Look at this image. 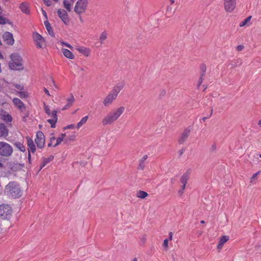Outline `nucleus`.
Returning <instances> with one entry per match:
<instances>
[{
  "mask_svg": "<svg viewBox=\"0 0 261 261\" xmlns=\"http://www.w3.org/2000/svg\"><path fill=\"white\" fill-rule=\"evenodd\" d=\"M212 114H213V109H211V114H210L209 117H210L212 115Z\"/></svg>",
  "mask_w": 261,
  "mask_h": 261,
  "instance_id": "nucleus-56",
  "label": "nucleus"
},
{
  "mask_svg": "<svg viewBox=\"0 0 261 261\" xmlns=\"http://www.w3.org/2000/svg\"><path fill=\"white\" fill-rule=\"evenodd\" d=\"M244 48V46L243 45H238L237 46V50L238 51H240L241 50H242Z\"/></svg>",
  "mask_w": 261,
  "mask_h": 261,
  "instance_id": "nucleus-46",
  "label": "nucleus"
},
{
  "mask_svg": "<svg viewBox=\"0 0 261 261\" xmlns=\"http://www.w3.org/2000/svg\"><path fill=\"white\" fill-rule=\"evenodd\" d=\"M58 16L61 18L62 21L65 24H68L69 22V18L68 17V14L67 12L62 9H59L57 11Z\"/></svg>",
  "mask_w": 261,
  "mask_h": 261,
  "instance_id": "nucleus-13",
  "label": "nucleus"
},
{
  "mask_svg": "<svg viewBox=\"0 0 261 261\" xmlns=\"http://www.w3.org/2000/svg\"><path fill=\"white\" fill-rule=\"evenodd\" d=\"M259 157L261 158V154H259Z\"/></svg>",
  "mask_w": 261,
  "mask_h": 261,
  "instance_id": "nucleus-61",
  "label": "nucleus"
},
{
  "mask_svg": "<svg viewBox=\"0 0 261 261\" xmlns=\"http://www.w3.org/2000/svg\"><path fill=\"white\" fill-rule=\"evenodd\" d=\"M229 237L226 236H222L219 241L218 244L217 245V249L218 251L220 252L221 250L222 249L224 244L228 241Z\"/></svg>",
  "mask_w": 261,
  "mask_h": 261,
  "instance_id": "nucleus-19",
  "label": "nucleus"
},
{
  "mask_svg": "<svg viewBox=\"0 0 261 261\" xmlns=\"http://www.w3.org/2000/svg\"><path fill=\"white\" fill-rule=\"evenodd\" d=\"M172 14V8L170 6H168L166 10V15H169V17Z\"/></svg>",
  "mask_w": 261,
  "mask_h": 261,
  "instance_id": "nucleus-37",
  "label": "nucleus"
},
{
  "mask_svg": "<svg viewBox=\"0 0 261 261\" xmlns=\"http://www.w3.org/2000/svg\"><path fill=\"white\" fill-rule=\"evenodd\" d=\"M54 156L53 155H50L47 158H42L41 159L42 160V164L40 166V169H42L46 165L49 163L54 159Z\"/></svg>",
  "mask_w": 261,
  "mask_h": 261,
  "instance_id": "nucleus-23",
  "label": "nucleus"
},
{
  "mask_svg": "<svg viewBox=\"0 0 261 261\" xmlns=\"http://www.w3.org/2000/svg\"><path fill=\"white\" fill-rule=\"evenodd\" d=\"M148 195V193L146 192H145L144 191L139 190L137 192V197L138 198H141V199H144L146 197H147Z\"/></svg>",
  "mask_w": 261,
  "mask_h": 261,
  "instance_id": "nucleus-32",
  "label": "nucleus"
},
{
  "mask_svg": "<svg viewBox=\"0 0 261 261\" xmlns=\"http://www.w3.org/2000/svg\"><path fill=\"white\" fill-rule=\"evenodd\" d=\"M51 82H52L53 84L55 85V82L54 81L52 80Z\"/></svg>",
  "mask_w": 261,
  "mask_h": 261,
  "instance_id": "nucleus-58",
  "label": "nucleus"
},
{
  "mask_svg": "<svg viewBox=\"0 0 261 261\" xmlns=\"http://www.w3.org/2000/svg\"><path fill=\"white\" fill-rule=\"evenodd\" d=\"M75 139V136L74 135L69 136L67 138L65 139V141L67 142L68 141H73Z\"/></svg>",
  "mask_w": 261,
  "mask_h": 261,
  "instance_id": "nucleus-38",
  "label": "nucleus"
},
{
  "mask_svg": "<svg viewBox=\"0 0 261 261\" xmlns=\"http://www.w3.org/2000/svg\"><path fill=\"white\" fill-rule=\"evenodd\" d=\"M19 8L21 11L26 14H29L30 13L29 5L27 2H23L19 5Z\"/></svg>",
  "mask_w": 261,
  "mask_h": 261,
  "instance_id": "nucleus-22",
  "label": "nucleus"
},
{
  "mask_svg": "<svg viewBox=\"0 0 261 261\" xmlns=\"http://www.w3.org/2000/svg\"><path fill=\"white\" fill-rule=\"evenodd\" d=\"M4 41L6 44L8 45H13L14 43V39L12 33L9 32H6L4 33L3 36Z\"/></svg>",
  "mask_w": 261,
  "mask_h": 261,
  "instance_id": "nucleus-16",
  "label": "nucleus"
},
{
  "mask_svg": "<svg viewBox=\"0 0 261 261\" xmlns=\"http://www.w3.org/2000/svg\"><path fill=\"white\" fill-rule=\"evenodd\" d=\"M74 0H64L63 1V5L64 8L70 12L71 10V7L74 3Z\"/></svg>",
  "mask_w": 261,
  "mask_h": 261,
  "instance_id": "nucleus-25",
  "label": "nucleus"
},
{
  "mask_svg": "<svg viewBox=\"0 0 261 261\" xmlns=\"http://www.w3.org/2000/svg\"><path fill=\"white\" fill-rule=\"evenodd\" d=\"M4 193L9 197L17 198L21 196L22 190L17 182L10 181L6 186Z\"/></svg>",
  "mask_w": 261,
  "mask_h": 261,
  "instance_id": "nucleus-2",
  "label": "nucleus"
},
{
  "mask_svg": "<svg viewBox=\"0 0 261 261\" xmlns=\"http://www.w3.org/2000/svg\"><path fill=\"white\" fill-rule=\"evenodd\" d=\"M0 119L6 122H10L13 119L11 115L2 109H0Z\"/></svg>",
  "mask_w": 261,
  "mask_h": 261,
  "instance_id": "nucleus-15",
  "label": "nucleus"
},
{
  "mask_svg": "<svg viewBox=\"0 0 261 261\" xmlns=\"http://www.w3.org/2000/svg\"><path fill=\"white\" fill-rule=\"evenodd\" d=\"M10 60L9 62V67L12 70H22L24 68L23 60L17 53H13L10 56Z\"/></svg>",
  "mask_w": 261,
  "mask_h": 261,
  "instance_id": "nucleus-3",
  "label": "nucleus"
},
{
  "mask_svg": "<svg viewBox=\"0 0 261 261\" xmlns=\"http://www.w3.org/2000/svg\"><path fill=\"white\" fill-rule=\"evenodd\" d=\"M123 84H118L114 86L110 93L104 98L103 105L108 107L112 104L113 101L117 98L118 93L123 89Z\"/></svg>",
  "mask_w": 261,
  "mask_h": 261,
  "instance_id": "nucleus-4",
  "label": "nucleus"
},
{
  "mask_svg": "<svg viewBox=\"0 0 261 261\" xmlns=\"http://www.w3.org/2000/svg\"><path fill=\"white\" fill-rule=\"evenodd\" d=\"M66 100L67 103L62 109V110H65L70 108L74 102L75 99L73 95L71 94L70 97L67 98Z\"/></svg>",
  "mask_w": 261,
  "mask_h": 261,
  "instance_id": "nucleus-20",
  "label": "nucleus"
},
{
  "mask_svg": "<svg viewBox=\"0 0 261 261\" xmlns=\"http://www.w3.org/2000/svg\"><path fill=\"white\" fill-rule=\"evenodd\" d=\"M8 135V129L5 125L0 123V137H7Z\"/></svg>",
  "mask_w": 261,
  "mask_h": 261,
  "instance_id": "nucleus-24",
  "label": "nucleus"
},
{
  "mask_svg": "<svg viewBox=\"0 0 261 261\" xmlns=\"http://www.w3.org/2000/svg\"><path fill=\"white\" fill-rule=\"evenodd\" d=\"M19 149H20V150L21 151H25L24 147L23 145H21V146L19 147Z\"/></svg>",
  "mask_w": 261,
  "mask_h": 261,
  "instance_id": "nucleus-52",
  "label": "nucleus"
},
{
  "mask_svg": "<svg viewBox=\"0 0 261 261\" xmlns=\"http://www.w3.org/2000/svg\"><path fill=\"white\" fill-rule=\"evenodd\" d=\"M66 136V134H61L60 136L56 139V142L54 144L53 147H56L58 145L60 144L61 142L64 140Z\"/></svg>",
  "mask_w": 261,
  "mask_h": 261,
  "instance_id": "nucleus-29",
  "label": "nucleus"
},
{
  "mask_svg": "<svg viewBox=\"0 0 261 261\" xmlns=\"http://www.w3.org/2000/svg\"><path fill=\"white\" fill-rule=\"evenodd\" d=\"M259 173H260V171H258L252 175V176L250 179L251 182H252L253 181V179L257 177V175H258L259 174Z\"/></svg>",
  "mask_w": 261,
  "mask_h": 261,
  "instance_id": "nucleus-43",
  "label": "nucleus"
},
{
  "mask_svg": "<svg viewBox=\"0 0 261 261\" xmlns=\"http://www.w3.org/2000/svg\"><path fill=\"white\" fill-rule=\"evenodd\" d=\"M224 9L226 12L231 13L233 12L237 5L236 0H223Z\"/></svg>",
  "mask_w": 261,
  "mask_h": 261,
  "instance_id": "nucleus-9",
  "label": "nucleus"
},
{
  "mask_svg": "<svg viewBox=\"0 0 261 261\" xmlns=\"http://www.w3.org/2000/svg\"><path fill=\"white\" fill-rule=\"evenodd\" d=\"M108 36V34L106 31L102 32L99 36V40L101 44H103L104 41L107 39Z\"/></svg>",
  "mask_w": 261,
  "mask_h": 261,
  "instance_id": "nucleus-33",
  "label": "nucleus"
},
{
  "mask_svg": "<svg viewBox=\"0 0 261 261\" xmlns=\"http://www.w3.org/2000/svg\"><path fill=\"white\" fill-rule=\"evenodd\" d=\"M2 166V164L0 163V167Z\"/></svg>",
  "mask_w": 261,
  "mask_h": 261,
  "instance_id": "nucleus-59",
  "label": "nucleus"
},
{
  "mask_svg": "<svg viewBox=\"0 0 261 261\" xmlns=\"http://www.w3.org/2000/svg\"><path fill=\"white\" fill-rule=\"evenodd\" d=\"M76 49L85 57H88L91 53L90 49L85 47H78Z\"/></svg>",
  "mask_w": 261,
  "mask_h": 261,
  "instance_id": "nucleus-21",
  "label": "nucleus"
},
{
  "mask_svg": "<svg viewBox=\"0 0 261 261\" xmlns=\"http://www.w3.org/2000/svg\"><path fill=\"white\" fill-rule=\"evenodd\" d=\"M56 139L54 137V134H51L49 139V142L48 143V147L53 146L54 144L56 142Z\"/></svg>",
  "mask_w": 261,
  "mask_h": 261,
  "instance_id": "nucleus-34",
  "label": "nucleus"
},
{
  "mask_svg": "<svg viewBox=\"0 0 261 261\" xmlns=\"http://www.w3.org/2000/svg\"><path fill=\"white\" fill-rule=\"evenodd\" d=\"M200 223H202V224H203V223H204V221H203V220H201V221H200Z\"/></svg>",
  "mask_w": 261,
  "mask_h": 261,
  "instance_id": "nucleus-57",
  "label": "nucleus"
},
{
  "mask_svg": "<svg viewBox=\"0 0 261 261\" xmlns=\"http://www.w3.org/2000/svg\"><path fill=\"white\" fill-rule=\"evenodd\" d=\"M43 2L46 6H50L51 5V2L50 0H43Z\"/></svg>",
  "mask_w": 261,
  "mask_h": 261,
  "instance_id": "nucleus-45",
  "label": "nucleus"
},
{
  "mask_svg": "<svg viewBox=\"0 0 261 261\" xmlns=\"http://www.w3.org/2000/svg\"><path fill=\"white\" fill-rule=\"evenodd\" d=\"M26 139L27 140V145L28 146V151H29V154H28V158L30 159L31 158V154L30 153V152L32 153H35L36 151V147L35 145L34 144L33 140L31 139L30 137H27L26 138Z\"/></svg>",
  "mask_w": 261,
  "mask_h": 261,
  "instance_id": "nucleus-17",
  "label": "nucleus"
},
{
  "mask_svg": "<svg viewBox=\"0 0 261 261\" xmlns=\"http://www.w3.org/2000/svg\"><path fill=\"white\" fill-rule=\"evenodd\" d=\"M13 151V147L11 145L5 142H0V155L4 157H9L11 155Z\"/></svg>",
  "mask_w": 261,
  "mask_h": 261,
  "instance_id": "nucleus-6",
  "label": "nucleus"
},
{
  "mask_svg": "<svg viewBox=\"0 0 261 261\" xmlns=\"http://www.w3.org/2000/svg\"><path fill=\"white\" fill-rule=\"evenodd\" d=\"M251 18H252V16H249L246 19H245L243 21H241L240 23L239 26L240 27H243L245 26L246 25H248V26H250L251 24V23L250 22Z\"/></svg>",
  "mask_w": 261,
  "mask_h": 261,
  "instance_id": "nucleus-28",
  "label": "nucleus"
},
{
  "mask_svg": "<svg viewBox=\"0 0 261 261\" xmlns=\"http://www.w3.org/2000/svg\"><path fill=\"white\" fill-rule=\"evenodd\" d=\"M49 116L52 118L48 119L47 121L50 124L51 127L55 128L56 126V123L58 120L57 111L55 110L53 111Z\"/></svg>",
  "mask_w": 261,
  "mask_h": 261,
  "instance_id": "nucleus-18",
  "label": "nucleus"
},
{
  "mask_svg": "<svg viewBox=\"0 0 261 261\" xmlns=\"http://www.w3.org/2000/svg\"><path fill=\"white\" fill-rule=\"evenodd\" d=\"M204 75H203V73L201 74L200 77H199L198 81V84H197L198 87H199L201 85V84L203 82V77Z\"/></svg>",
  "mask_w": 261,
  "mask_h": 261,
  "instance_id": "nucleus-39",
  "label": "nucleus"
},
{
  "mask_svg": "<svg viewBox=\"0 0 261 261\" xmlns=\"http://www.w3.org/2000/svg\"><path fill=\"white\" fill-rule=\"evenodd\" d=\"M61 43L62 45H64L65 46H66V47H67L68 48H69L70 49H72L73 48V47L70 44H69L68 43H67V42H61Z\"/></svg>",
  "mask_w": 261,
  "mask_h": 261,
  "instance_id": "nucleus-41",
  "label": "nucleus"
},
{
  "mask_svg": "<svg viewBox=\"0 0 261 261\" xmlns=\"http://www.w3.org/2000/svg\"><path fill=\"white\" fill-rule=\"evenodd\" d=\"M13 214L12 207L8 204L0 205V218L3 220H10Z\"/></svg>",
  "mask_w": 261,
  "mask_h": 261,
  "instance_id": "nucleus-5",
  "label": "nucleus"
},
{
  "mask_svg": "<svg viewBox=\"0 0 261 261\" xmlns=\"http://www.w3.org/2000/svg\"><path fill=\"white\" fill-rule=\"evenodd\" d=\"M258 124L261 126V119L258 121Z\"/></svg>",
  "mask_w": 261,
  "mask_h": 261,
  "instance_id": "nucleus-54",
  "label": "nucleus"
},
{
  "mask_svg": "<svg viewBox=\"0 0 261 261\" xmlns=\"http://www.w3.org/2000/svg\"><path fill=\"white\" fill-rule=\"evenodd\" d=\"M88 116L87 115L83 118H82V119L77 123L76 125V128L79 129L80 128H81L84 124H85L88 119Z\"/></svg>",
  "mask_w": 261,
  "mask_h": 261,
  "instance_id": "nucleus-30",
  "label": "nucleus"
},
{
  "mask_svg": "<svg viewBox=\"0 0 261 261\" xmlns=\"http://www.w3.org/2000/svg\"><path fill=\"white\" fill-rule=\"evenodd\" d=\"M42 14L43 15L46 17L47 18V14H46V12L42 9Z\"/></svg>",
  "mask_w": 261,
  "mask_h": 261,
  "instance_id": "nucleus-51",
  "label": "nucleus"
},
{
  "mask_svg": "<svg viewBox=\"0 0 261 261\" xmlns=\"http://www.w3.org/2000/svg\"><path fill=\"white\" fill-rule=\"evenodd\" d=\"M185 189H182V186H181V189L180 190L178 191V194L179 195H182L184 193V191Z\"/></svg>",
  "mask_w": 261,
  "mask_h": 261,
  "instance_id": "nucleus-48",
  "label": "nucleus"
},
{
  "mask_svg": "<svg viewBox=\"0 0 261 261\" xmlns=\"http://www.w3.org/2000/svg\"><path fill=\"white\" fill-rule=\"evenodd\" d=\"M13 103L15 107L20 112H23L25 111L26 107L24 103L18 98H14L12 100Z\"/></svg>",
  "mask_w": 261,
  "mask_h": 261,
  "instance_id": "nucleus-12",
  "label": "nucleus"
},
{
  "mask_svg": "<svg viewBox=\"0 0 261 261\" xmlns=\"http://www.w3.org/2000/svg\"><path fill=\"white\" fill-rule=\"evenodd\" d=\"M17 94L21 98H25L28 96L27 93L24 91H19Z\"/></svg>",
  "mask_w": 261,
  "mask_h": 261,
  "instance_id": "nucleus-35",
  "label": "nucleus"
},
{
  "mask_svg": "<svg viewBox=\"0 0 261 261\" xmlns=\"http://www.w3.org/2000/svg\"><path fill=\"white\" fill-rule=\"evenodd\" d=\"M132 261H138V259L137 257H135L134 258H133Z\"/></svg>",
  "mask_w": 261,
  "mask_h": 261,
  "instance_id": "nucleus-55",
  "label": "nucleus"
},
{
  "mask_svg": "<svg viewBox=\"0 0 261 261\" xmlns=\"http://www.w3.org/2000/svg\"><path fill=\"white\" fill-rule=\"evenodd\" d=\"M44 109L45 113L49 116L50 115L51 112L49 108V107L47 106L45 102H44Z\"/></svg>",
  "mask_w": 261,
  "mask_h": 261,
  "instance_id": "nucleus-36",
  "label": "nucleus"
},
{
  "mask_svg": "<svg viewBox=\"0 0 261 261\" xmlns=\"http://www.w3.org/2000/svg\"><path fill=\"white\" fill-rule=\"evenodd\" d=\"M5 19L2 16H0V24H5Z\"/></svg>",
  "mask_w": 261,
  "mask_h": 261,
  "instance_id": "nucleus-47",
  "label": "nucleus"
},
{
  "mask_svg": "<svg viewBox=\"0 0 261 261\" xmlns=\"http://www.w3.org/2000/svg\"><path fill=\"white\" fill-rule=\"evenodd\" d=\"M145 240H146V238H144V242H145Z\"/></svg>",
  "mask_w": 261,
  "mask_h": 261,
  "instance_id": "nucleus-60",
  "label": "nucleus"
},
{
  "mask_svg": "<svg viewBox=\"0 0 261 261\" xmlns=\"http://www.w3.org/2000/svg\"><path fill=\"white\" fill-rule=\"evenodd\" d=\"M125 107L121 106L113 111L110 112L102 119L101 123L103 125H111L116 121L124 112Z\"/></svg>",
  "mask_w": 261,
  "mask_h": 261,
  "instance_id": "nucleus-1",
  "label": "nucleus"
},
{
  "mask_svg": "<svg viewBox=\"0 0 261 261\" xmlns=\"http://www.w3.org/2000/svg\"><path fill=\"white\" fill-rule=\"evenodd\" d=\"M147 155H144L140 160L139 168L141 170H143L145 167V161L147 159Z\"/></svg>",
  "mask_w": 261,
  "mask_h": 261,
  "instance_id": "nucleus-31",
  "label": "nucleus"
},
{
  "mask_svg": "<svg viewBox=\"0 0 261 261\" xmlns=\"http://www.w3.org/2000/svg\"><path fill=\"white\" fill-rule=\"evenodd\" d=\"M35 142L38 148L41 149L44 147L45 145V137L42 132L38 131L37 132Z\"/></svg>",
  "mask_w": 261,
  "mask_h": 261,
  "instance_id": "nucleus-10",
  "label": "nucleus"
},
{
  "mask_svg": "<svg viewBox=\"0 0 261 261\" xmlns=\"http://www.w3.org/2000/svg\"><path fill=\"white\" fill-rule=\"evenodd\" d=\"M207 118H208V117H203V118H202V120H203V121H205L206 119H207Z\"/></svg>",
  "mask_w": 261,
  "mask_h": 261,
  "instance_id": "nucleus-53",
  "label": "nucleus"
},
{
  "mask_svg": "<svg viewBox=\"0 0 261 261\" xmlns=\"http://www.w3.org/2000/svg\"><path fill=\"white\" fill-rule=\"evenodd\" d=\"M190 129L187 128L180 134L178 138V143L179 144H184L188 140L190 135Z\"/></svg>",
  "mask_w": 261,
  "mask_h": 261,
  "instance_id": "nucleus-11",
  "label": "nucleus"
},
{
  "mask_svg": "<svg viewBox=\"0 0 261 261\" xmlns=\"http://www.w3.org/2000/svg\"><path fill=\"white\" fill-rule=\"evenodd\" d=\"M191 173V170L190 169H189L181 176L180 178V182L182 184V189H185L187 181L189 179Z\"/></svg>",
  "mask_w": 261,
  "mask_h": 261,
  "instance_id": "nucleus-14",
  "label": "nucleus"
},
{
  "mask_svg": "<svg viewBox=\"0 0 261 261\" xmlns=\"http://www.w3.org/2000/svg\"><path fill=\"white\" fill-rule=\"evenodd\" d=\"M200 69L202 71L201 73H203V75H204L205 72L206 71V66L204 64H201L200 65Z\"/></svg>",
  "mask_w": 261,
  "mask_h": 261,
  "instance_id": "nucleus-42",
  "label": "nucleus"
},
{
  "mask_svg": "<svg viewBox=\"0 0 261 261\" xmlns=\"http://www.w3.org/2000/svg\"><path fill=\"white\" fill-rule=\"evenodd\" d=\"M172 238H173V232L171 231L169 233V240L170 241H171L172 240Z\"/></svg>",
  "mask_w": 261,
  "mask_h": 261,
  "instance_id": "nucleus-50",
  "label": "nucleus"
},
{
  "mask_svg": "<svg viewBox=\"0 0 261 261\" xmlns=\"http://www.w3.org/2000/svg\"><path fill=\"white\" fill-rule=\"evenodd\" d=\"M43 90L45 94H46L49 96H50L49 91L46 88L44 87Z\"/></svg>",
  "mask_w": 261,
  "mask_h": 261,
  "instance_id": "nucleus-49",
  "label": "nucleus"
},
{
  "mask_svg": "<svg viewBox=\"0 0 261 261\" xmlns=\"http://www.w3.org/2000/svg\"><path fill=\"white\" fill-rule=\"evenodd\" d=\"M62 51L64 56L67 58L69 59H73L74 58V55L69 50L66 48H63L62 49Z\"/></svg>",
  "mask_w": 261,
  "mask_h": 261,
  "instance_id": "nucleus-26",
  "label": "nucleus"
},
{
  "mask_svg": "<svg viewBox=\"0 0 261 261\" xmlns=\"http://www.w3.org/2000/svg\"><path fill=\"white\" fill-rule=\"evenodd\" d=\"M33 39L37 48H44L46 47V43L44 38L38 33H33Z\"/></svg>",
  "mask_w": 261,
  "mask_h": 261,
  "instance_id": "nucleus-7",
  "label": "nucleus"
},
{
  "mask_svg": "<svg viewBox=\"0 0 261 261\" xmlns=\"http://www.w3.org/2000/svg\"><path fill=\"white\" fill-rule=\"evenodd\" d=\"M44 24L49 35L51 37L54 36V31L51 27L49 22L47 20H45L44 21Z\"/></svg>",
  "mask_w": 261,
  "mask_h": 261,
  "instance_id": "nucleus-27",
  "label": "nucleus"
},
{
  "mask_svg": "<svg viewBox=\"0 0 261 261\" xmlns=\"http://www.w3.org/2000/svg\"><path fill=\"white\" fill-rule=\"evenodd\" d=\"M168 241H169V240L168 239H165L164 240V243H163V246L166 248V249H168Z\"/></svg>",
  "mask_w": 261,
  "mask_h": 261,
  "instance_id": "nucleus-44",
  "label": "nucleus"
},
{
  "mask_svg": "<svg viewBox=\"0 0 261 261\" xmlns=\"http://www.w3.org/2000/svg\"><path fill=\"white\" fill-rule=\"evenodd\" d=\"M88 5L87 0H79L74 7V11L80 14L85 12Z\"/></svg>",
  "mask_w": 261,
  "mask_h": 261,
  "instance_id": "nucleus-8",
  "label": "nucleus"
},
{
  "mask_svg": "<svg viewBox=\"0 0 261 261\" xmlns=\"http://www.w3.org/2000/svg\"><path fill=\"white\" fill-rule=\"evenodd\" d=\"M75 128V125L73 124H71L70 125H68L65 127H64V129H74Z\"/></svg>",
  "mask_w": 261,
  "mask_h": 261,
  "instance_id": "nucleus-40",
  "label": "nucleus"
}]
</instances>
